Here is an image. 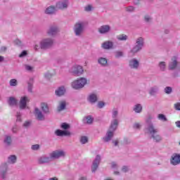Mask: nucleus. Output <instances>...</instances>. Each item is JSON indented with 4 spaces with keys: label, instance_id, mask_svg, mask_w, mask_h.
Returning a JSON list of instances; mask_svg holds the SVG:
<instances>
[{
    "label": "nucleus",
    "instance_id": "nucleus-1",
    "mask_svg": "<svg viewBox=\"0 0 180 180\" xmlns=\"http://www.w3.org/2000/svg\"><path fill=\"white\" fill-rule=\"evenodd\" d=\"M65 153L63 150H55L50 153V158L46 156H41L38 159V164H46L51 161V158H60V157H64Z\"/></svg>",
    "mask_w": 180,
    "mask_h": 180
},
{
    "label": "nucleus",
    "instance_id": "nucleus-2",
    "mask_svg": "<svg viewBox=\"0 0 180 180\" xmlns=\"http://www.w3.org/2000/svg\"><path fill=\"white\" fill-rule=\"evenodd\" d=\"M117 124L119 122L117 120H114L110 127V130L107 132V136L103 138L104 141L108 142L112 140V137H113V131L117 129Z\"/></svg>",
    "mask_w": 180,
    "mask_h": 180
},
{
    "label": "nucleus",
    "instance_id": "nucleus-3",
    "mask_svg": "<svg viewBox=\"0 0 180 180\" xmlns=\"http://www.w3.org/2000/svg\"><path fill=\"white\" fill-rule=\"evenodd\" d=\"M85 85H86V79L84 77H82L72 83V87L74 89H81V88H84Z\"/></svg>",
    "mask_w": 180,
    "mask_h": 180
},
{
    "label": "nucleus",
    "instance_id": "nucleus-4",
    "mask_svg": "<svg viewBox=\"0 0 180 180\" xmlns=\"http://www.w3.org/2000/svg\"><path fill=\"white\" fill-rule=\"evenodd\" d=\"M143 41V39L142 37H139L136 39V45L134 46L133 49L131 50V54H133V56H134L136 53H139V51H140V50L142 49Z\"/></svg>",
    "mask_w": 180,
    "mask_h": 180
},
{
    "label": "nucleus",
    "instance_id": "nucleus-5",
    "mask_svg": "<svg viewBox=\"0 0 180 180\" xmlns=\"http://www.w3.org/2000/svg\"><path fill=\"white\" fill-rule=\"evenodd\" d=\"M172 165H178L180 164V155L178 153H174L170 159Z\"/></svg>",
    "mask_w": 180,
    "mask_h": 180
},
{
    "label": "nucleus",
    "instance_id": "nucleus-6",
    "mask_svg": "<svg viewBox=\"0 0 180 180\" xmlns=\"http://www.w3.org/2000/svg\"><path fill=\"white\" fill-rule=\"evenodd\" d=\"M53 46V40L47 39H44L41 42V49H49Z\"/></svg>",
    "mask_w": 180,
    "mask_h": 180
},
{
    "label": "nucleus",
    "instance_id": "nucleus-7",
    "mask_svg": "<svg viewBox=\"0 0 180 180\" xmlns=\"http://www.w3.org/2000/svg\"><path fill=\"white\" fill-rule=\"evenodd\" d=\"M84 29V24L81 22H77L75 25V33L76 36H79L82 33Z\"/></svg>",
    "mask_w": 180,
    "mask_h": 180
},
{
    "label": "nucleus",
    "instance_id": "nucleus-8",
    "mask_svg": "<svg viewBox=\"0 0 180 180\" xmlns=\"http://www.w3.org/2000/svg\"><path fill=\"white\" fill-rule=\"evenodd\" d=\"M178 65V60H176V56L172 58V61L169 63V70L170 71H174Z\"/></svg>",
    "mask_w": 180,
    "mask_h": 180
},
{
    "label": "nucleus",
    "instance_id": "nucleus-9",
    "mask_svg": "<svg viewBox=\"0 0 180 180\" xmlns=\"http://www.w3.org/2000/svg\"><path fill=\"white\" fill-rule=\"evenodd\" d=\"M99 162H101V156L97 155L93 162V166L91 167L92 172H95V171L98 169V167H99Z\"/></svg>",
    "mask_w": 180,
    "mask_h": 180
},
{
    "label": "nucleus",
    "instance_id": "nucleus-10",
    "mask_svg": "<svg viewBox=\"0 0 180 180\" xmlns=\"http://www.w3.org/2000/svg\"><path fill=\"white\" fill-rule=\"evenodd\" d=\"M72 72L74 75H78V74H82L84 72V69L82 66H74L72 68Z\"/></svg>",
    "mask_w": 180,
    "mask_h": 180
},
{
    "label": "nucleus",
    "instance_id": "nucleus-11",
    "mask_svg": "<svg viewBox=\"0 0 180 180\" xmlns=\"http://www.w3.org/2000/svg\"><path fill=\"white\" fill-rule=\"evenodd\" d=\"M29 102V99L26 97H22L20 101V109H25L26 108V103Z\"/></svg>",
    "mask_w": 180,
    "mask_h": 180
},
{
    "label": "nucleus",
    "instance_id": "nucleus-12",
    "mask_svg": "<svg viewBox=\"0 0 180 180\" xmlns=\"http://www.w3.org/2000/svg\"><path fill=\"white\" fill-rule=\"evenodd\" d=\"M148 131L150 134H152V137L154 139V141L156 142L158 141V140L155 139V137H157V131H155V129H154V127H153V125L149 127Z\"/></svg>",
    "mask_w": 180,
    "mask_h": 180
},
{
    "label": "nucleus",
    "instance_id": "nucleus-13",
    "mask_svg": "<svg viewBox=\"0 0 180 180\" xmlns=\"http://www.w3.org/2000/svg\"><path fill=\"white\" fill-rule=\"evenodd\" d=\"M109 30H110V27L109 25H103L98 28V32L101 34L108 33Z\"/></svg>",
    "mask_w": 180,
    "mask_h": 180
},
{
    "label": "nucleus",
    "instance_id": "nucleus-14",
    "mask_svg": "<svg viewBox=\"0 0 180 180\" xmlns=\"http://www.w3.org/2000/svg\"><path fill=\"white\" fill-rule=\"evenodd\" d=\"M35 116L38 120H44V115H43V113L41 112L39 108H35Z\"/></svg>",
    "mask_w": 180,
    "mask_h": 180
},
{
    "label": "nucleus",
    "instance_id": "nucleus-15",
    "mask_svg": "<svg viewBox=\"0 0 180 180\" xmlns=\"http://www.w3.org/2000/svg\"><path fill=\"white\" fill-rule=\"evenodd\" d=\"M55 94L57 95V96H63V95L65 94V89L64 86L59 87L57 90H56Z\"/></svg>",
    "mask_w": 180,
    "mask_h": 180
},
{
    "label": "nucleus",
    "instance_id": "nucleus-16",
    "mask_svg": "<svg viewBox=\"0 0 180 180\" xmlns=\"http://www.w3.org/2000/svg\"><path fill=\"white\" fill-rule=\"evenodd\" d=\"M102 47L105 50H109L113 47V43L112 41H107L102 44Z\"/></svg>",
    "mask_w": 180,
    "mask_h": 180
},
{
    "label": "nucleus",
    "instance_id": "nucleus-17",
    "mask_svg": "<svg viewBox=\"0 0 180 180\" xmlns=\"http://www.w3.org/2000/svg\"><path fill=\"white\" fill-rule=\"evenodd\" d=\"M7 171H8V165L6 164H4V167H2L0 170V175L3 178V179H5V176L6 175Z\"/></svg>",
    "mask_w": 180,
    "mask_h": 180
},
{
    "label": "nucleus",
    "instance_id": "nucleus-18",
    "mask_svg": "<svg viewBox=\"0 0 180 180\" xmlns=\"http://www.w3.org/2000/svg\"><path fill=\"white\" fill-rule=\"evenodd\" d=\"M139 60L136 59H132L129 61V67L131 68H139Z\"/></svg>",
    "mask_w": 180,
    "mask_h": 180
},
{
    "label": "nucleus",
    "instance_id": "nucleus-19",
    "mask_svg": "<svg viewBox=\"0 0 180 180\" xmlns=\"http://www.w3.org/2000/svg\"><path fill=\"white\" fill-rule=\"evenodd\" d=\"M68 6V3H67V1L59 2L56 4V8H58V9H65Z\"/></svg>",
    "mask_w": 180,
    "mask_h": 180
},
{
    "label": "nucleus",
    "instance_id": "nucleus-20",
    "mask_svg": "<svg viewBox=\"0 0 180 180\" xmlns=\"http://www.w3.org/2000/svg\"><path fill=\"white\" fill-rule=\"evenodd\" d=\"M65 106H67V103L65 101H62L59 102V105L58 106V112H61L65 109Z\"/></svg>",
    "mask_w": 180,
    "mask_h": 180
},
{
    "label": "nucleus",
    "instance_id": "nucleus-21",
    "mask_svg": "<svg viewBox=\"0 0 180 180\" xmlns=\"http://www.w3.org/2000/svg\"><path fill=\"white\" fill-rule=\"evenodd\" d=\"M58 32V29L56 27H51L49 30V32H48L49 36H54Z\"/></svg>",
    "mask_w": 180,
    "mask_h": 180
},
{
    "label": "nucleus",
    "instance_id": "nucleus-22",
    "mask_svg": "<svg viewBox=\"0 0 180 180\" xmlns=\"http://www.w3.org/2000/svg\"><path fill=\"white\" fill-rule=\"evenodd\" d=\"M56 9L54 6H49L46 8V10L45 11V13L47 15H51L53 13H54V12H56Z\"/></svg>",
    "mask_w": 180,
    "mask_h": 180
},
{
    "label": "nucleus",
    "instance_id": "nucleus-23",
    "mask_svg": "<svg viewBox=\"0 0 180 180\" xmlns=\"http://www.w3.org/2000/svg\"><path fill=\"white\" fill-rule=\"evenodd\" d=\"M18 103V101H16L15 98L10 97L8 99V104L10 106H15Z\"/></svg>",
    "mask_w": 180,
    "mask_h": 180
},
{
    "label": "nucleus",
    "instance_id": "nucleus-24",
    "mask_svg": "<svg viewBox=\"0 0 180 180\" xmlns=\"http://www.w3.org/2000/svg\"><path fill=\"white\" fill-rule=\"evenodd\" d=\"M41 108L43 112H44V113H49V105H47V103H42L41 104Z\"/></svg>",
    "mask_w": 180,
    "mask_h": 180
},
{
    "label": "nucleus",
    "instance_id": "nucleus-25",
    "mask_svg": "<svg viewBox=\"0 0 180 180\" xmlns=\"http://www.w3.org/2000/svg\"><path fill=\"white\" fill-rule=\"evenodd\" d=\"M89 101L91 103H95V102H96V101H98V98L96 97V96L95 94H91L89 97Z\"/></svg>",
    "mask_w": 180,
    "mask_h": 180
},
{
    "label": "nucleus",
    "instance_id": "nucleus-26",
    "mask_svg": "<svg viewBox=\"0 0 180 180\" xmlns=\"http://www.w3.org/2000/svg\"><path fill=\"white\" fill-rule=\"evenodd\" d=\"M134 110V112H136V113H140L141 110H143V107L141 106V105L137 104L135 105Z\"/></svg>",
    "mask_w": 180,
    "mask_h": 180
},
{
    "label": "nucleus",
    "instance_id": "nucleus-27",
    "mask_svg": "<svg viewBox=\"0 0 180 180\" xmlns=\"http://www.w3.org/2000/svg\"><path fill=\"white\" fill-rule=\"evenodd\" d=\"M158 119L159 120H161V122H168V119L164 114H159Z\"/></svg>",
    "mask_w": 180,
    "mask_h": 180
},
{
    "label": "nucleus",
    "instance_id": "nucleus-28",
    "mask_svg": "<svg viewBox=\"0 0 180 180\" xmlns=\"http://www.w3.org/2000/svg\"><path fill=\"white\" fill-rule=\"evenodd\" d=\"M8 162L11 164H15L16 162V155H12L8 158Z\"/></svg>",
    "mask_w": 180,
    "mask_h": 180
},
{
    "label": "nucleus",
    "instance_id": "nucleus-29",
    "mask_svg": "<svg viewBox=\"0 0 180 180\" xmlns=\"http://www.w3.org/2000/svg\"><path fill=\"white\" fill-rule=\"evenodd\" d=\"M98 63L101 65H106L108 64V60L105 58H101L98 59Z\"/></svg>",
    "mask_w": 180,
    "mask_h": 180
},
{
    "label": "nucleus",
    "instance_id": "nucleus-30",
    "mask_svg": "<svg viewBox=\"0 0 180 180\" xmlns=\"http://www.w3.org/2000/svg\"><path fill=\"white\" fill-rule=\"evenodd\" d=\"M117 39H118L120 41L127 40V35L121 34L117 37Z\"/></svg>",
    "mask_w": 180,
    "mask_h": 180
},
{
    "label": "nucleus",
    "instance_id": "nucleus-31",
    "mask_svg": "<svg viewBox=\"0 0 180 180\" xmlns=\"http://www.w3.org/2000/svg\"><path fill=\"white\" fill-rule=\"evenodd\" d=\"M159 67H160V71H165V67H166L165 62H160L159 63Z\"/></svg>",
    "mask_w": 180,
    "mask_h": 180
},
{
    "label": "nucleus",
    "instance_id": "nucleus-32",
    "mask_svg": "<svg viewBox=\"0 0 180 180\" xmlns=\"http://www.w3.org/2000/svg\"><path fill=\"white\" fill-rule=\"evenodd\" d=\"M165 92L167 95H169V94H171L172 92V87H171V86H166L165 88Z\"/></svg>",
    "mask_w": 180,
    "mask_h": 180
},
{
    "label": "nucleus",
    "instance_id": "nucleus-33",
    "mask_svg": "<svg viewBox=\"0 0 180 180\" xmlns=\"http://www.w3.org/2000/svg\"><path fill=\"white\" fill-rule=\"evenodd\" d=\"M61 129H63V130H67L68 129H70V124L63 122L62 123L61 126H60Z\"/></svg>",
    "mask_w": 180,
    "mask_h": 180
},
{
    "label": "nucleus",
    "instance_id": "nucleus-34",
    "mask_svg": "<svg viewBox=\"0 0 180 180\" xmlns=\"http://www.w3.org/2000/svg\"><path fill=\"white\" fill-rule=\"evenodd\" d=\"M10 85L11 86H16V85H18V81L15 79H12L10 80Z\"/></svg>",
    "mask_w": 180,
    "mask_h": 180
},
{
    "label": "nucleus",
    "instance_id": "nucleus-35",
    "mask_svg": "<svg viewBox=\"0 0 180 180\" xmlns=\"http://www.w3.org/2000/svg\"><path fill=\"white\" fill-rule=\"evenodd\" d=\"M4 142L7 146H11V143H12V139H11V136H7L6 139L4 140Z\"/></svg>",
    "mask_w": 180,
    "mask_h": 180
},
{
    "label": "nucleus",
    "instance_id": "nucleus-36",
    "mask_svg": "<svg viewBox=\"0 0 180 180\" xmlns=\"http://www.w3.org/2000/svg\"><path fill=\"white\" fill-rule=\"evenodd\" d=\"M80 142L82 143V144H85L86 143H88V137L82 136L80 139Z\"/></svg>",
    "mask_w": 180,
    "mask_h": 180
},
{
    "label": "nucleus",
    "instance_id": "nucleus-37",
    "mask_svg": "<svg viewBox=\"0 0 180 180\" xmlns=\"http://www.w3.org/2000/svg\"><path fill=\"white\" fill-rule=\"evenodd\" d=\"M86 120H87L86 122L88 123V124H91L92 122H94V119L91 116L86 117Z\"/></svg>",
    "mask_w": 180,
    "mask_h": 180
},
{
    "label": "nucleus",
    "instance_id": "nucleus-38",
    "mask_svg": "<svg viewBox=\"0 0 180 180\" xmlns=\"http://www.w3.org/2000/svg\"><path fill=\"white\" fill-rule=\"evenodd\" d=\"M122 56H123V52H122V51H117L115 53L116 58H119V57H122Z\"/></svg>",
    "mask_w": 180,
    "mask_h": 180
},
{
    "label": "nucleus",
    "instance_id": "nucleus-39",
    "mask_svg": "<svg viewBox=\"0 0 180 180\" xmlns=\"http://www.w3.org/2000/svg\"><path fill=\"white\" fill-rule=\"evenodd\" d=\"M56 136H63V130L57 129L56 131Z\"/></svg>",
    "mask_w": 180,
    "mask_h": 180
},
{
    "label": "nucleus",
    "instance_id": "nucleus-40",
    "mask_svg": "<svg viewBox=\"0 0 180 180\" xmlns=\"http://www.w3.org/2000/svg\"><path fill=\"white\" fill-rule=\"evenodd\" d=\"M84 11H86V12H89V11H92V6L89 5L87 6H86L84 8Z\"/></svg>",
    "mask_w": 180,
    "mask_h": 180
},
{
    "label": "nucleus",
    "instance_id": "nucleus-41",
    "mask_svg": "<svg viewBox=\"0 0 180 180\" xmlns=\"http://www.w3.org/2000/svg\"><path fill=\"white\" fill-rule=\"evenodd\" d=\"M39 148H40V146H39V144L33 145L32 146V150H39Z\"/></svg>",
    "mask_w": 180,
    "mask_h": 180
},
{
    "label": "nucleus",
    "instance_id": "nucleus-42",
    "mask_svg": "<svg viewBox=\"0 0 180 180\" xmlns=\"http://www.w3.org/2000/svg\"><path fill=\"white\" fill-rule=\"evenodd\" d=\"M105 106V103L102 102V101H100L98 102V107L100 108V109H102V108H103Z\"/></svg>",
    "mask_w": 180,
    "mask_h": 180
},
{
    "label": "nucleus",
    "instance_id": "nucleus-43",
    "mask_svg": "<svg viewBox=\"0 0 180 180\" xmlns=\"http://www.w3.org/2000/svg\"><path fill=\"white\" fill-rule=\"evenodd\" d=\"M126 11H127V12H133V11H134V7H133V6H129V7H127V8H126Z\"/></svg>",
    "mask_w": 180,
    "mask_h": 180
},
{
    "label": "nucleus",
    "instance_id": "nucleus-44",
    "mask_svg": "<svg viewBox=\"0 0 180 180\" xmlns=\"http://www.w3.org/2000/svg\"><path fill=\"white\" fill-rule=\"evenodd\" d=\"M63 136H71V133L69 131H63Z\"/></svg>",
    "mask_w": 180,
    "mask_h": 180
},
{
    "label": "nucleus",
    "instance_id": "nucleus-45",
    "mask_svg": "<svg viewBox=\"0 0 180 180\" xmlns=\"http://www.w3.org/2000/svg\"><path fill=\"white\" fill-rule=\"evenodd\" d=\"M27 55V52L26 51H23L20 55L19 57L22 58V57H25V56Z\"/></svg>",
    "mask_w": 180,
    "mask_h": 180
},
{
    "label": "nucleus",
    "instance_id": "nucleus-46",
    "mask_svg": "<svg viewBox=\"0 0 180 180\" xmlns=\"http://www.w3.org/2000/svg\"><path fill=\"white\" fill-rule=\"evenodd\" d=\"M176 110H180V103H177L174 105Z\"/></svg>",
    "mask_w": 180,
    "mask_h": 180
},
{
    "label": "nucleus",
    "instance_id": "nucleus-47",
    "mask_svg": "<svg viewBox=\"0 0 180 180\" xmlns=\"http://www.w3.org/2000/svg\"><path fill=\"white\" fill-rule=\"evenodd\" d=\"M141 127V125L139 123H135L134 124V129H140Z\"/></svg>",
    "mask_w": 180,
    "mask_h": 180
},
{
    "label": "nucleus",
    "instance_id": "nucleus-48",
    "mask_svg": "<svg viewBox=\"0 0 180 180\" xmlns=\"http://www.w3.org/2000/svg\"><path fill=\"white\" fill-rule=\"evenodd\" d=\"M25 70H27V71H32V70H33V68L30 65H25Z\"/></svg>",
    "mask_w": 180,
    "mask_h": 180
},
{
    "label": "nucleus",
    "instance_id": "nucleus-49",
    "mask_svg": "<svg viewBox=\"0 0 180 180\" xmlns=\"http://www.w3.org/2000/svg\"><path fill=\"white\" fill-rule=\"evenodd\" d=\"M144 20L146 21V22H150L151 20V18H150V16L148 15H146L144 17Z\"/></svg>",
    "mask_w": 180,
    "mask_h": 180
},
{
    "label": "nucleus",
    "instance_id": "nucleus-50",
    "mask_svg": "<svg viewBox=\"0 0 180 180\" xmlns=\"http://www.w3.org/2000/svg\"><path fill=\"white\" fill-rule=\"evenodd\" d=\"M24 127H29V126H30V122L27 121L24 123L23 124Z\"/></svg>",
    "mask_w": 180,
    "mask_h": 180
},
{
    "label": "nucleus",
    "instance_id": "nucleus-51",
    "mask_svg": "<svg viewBox=\"0 0 180 180\" xmlns=\"http://www.w3.org/2000/svg\"><path fill=\"white\" fill-rule=\"evenodd\" d=\"M122 172H127V171H129V168H127V167L124 166L122 169Z\"/></svg>",
    "mask_w": 180,
    "mask_h": 180
},
{
    "label": "nucleus",
    "instance_id": "nucleus-52",
    "mask_svg": "<svg viewBox=\"0 0 180 180\" xmlns=\"http://www.w3.org/2000/svg\"><path fill=\"white\" fill-rule=\"evenodd\" d=\"M117 116V110H114L112 112V117H116Z\"/></svg>",
    "mask_w": 180,
    "mask_h": 180
},
{
    "label": "nucleus",
    "instance_id": "nucleus-53",
    "mask_svg": "<svg viewBox=\"0 0 180 180\" xmlns=\"http://www.w3.org/2000/svg\"><path fill=\"white\" fill-rule=\"evenodd\" d=\"M114 146H117L119 144V141L117 139L112 141Z\"/></svg>",
    "mask_w": 180,
    "mask_h": 180
},
{
    "label": "nucleus",
    "instance_id": "nucleus-54",
    "mask_svg": "<svg viewBox=\"0 0 180 180\" xmlns=\"http://www.w3.org/2000/svg\"><path fill=\"white\" fill-rule=\"evenodd\" d=\"M45 77H46L47 79H49V78H51V75H50L49 73H46L45 75Z\"/></svg>",
    "mask_w": 180,
    "mask_h": 180
},
{
    "label": "nucleus",
    "instance_id": "nucleus-55",
    "mask_svg": "<svg viewBox=\"0 0 180 180\" xmlns=\"http://www.w3.org/2000/svg\"><path fill=\"white\" fill-rule=\"evenodd\" d=\"M172 77H174V78H176V77H178V72H175L172 73Z\"/></svg>",
    "mask_w": 180,
    "mask_h": 180
},
{
    "label": "nucleus",
    "instance_id": "nucleus-56",
    "mask_svg": "<svg viewBox=\"0 0 180 180\" xmlns=\"http://www.w3.org/2000/svg\"><path fill=\"white\" fill-rule=\"evenodd\" d=\"M155 92V90L154 89H151L150 94V95H154Z\"/></svg>",
    "mask_w": 180,
    "mask_h": 180
},
{
    "label": "nucleus",
    "instance_id": "nucleus-57",
    "mask_svg": "<svg viewBox=\"0 0 180 180\" xmlns=\"http://www.w3.org/2000/svg\"><path fill=\"white\" fill-rule=\"evenodd\" d=\"M175 123H176V127L180 128V121H177V122H176Z\"/></svg>",
    "mask_w": 180,
    "mask_h": 180
},
{
    "label": "nucleus",
    "instance_id": "nucleus-58",
    "mask_svg": "<svg viewBox=\"0 0 180 180\" xmlns=\"http://www.w3.org/2000/svg\"><path fill=\"white\" fill-rule=\"evenodd\" d=\"M13 133H16V131H18V128L16 127H13Z\"/></svg>",
    "mask_w": 180,
    "mask_h": 180
},
{
    "label": "nucleus",
    "instance_id": "nucleus-59",
    "mask_svg": "<svg viewBox=\"0 0 180 180\" xmlns=\"http://www.w3.org/2000/svg\"><path fill=\"white\" fill-rule=\"evenodd\" d=\"M165 34H169V30L168 29L165 30Z\"/></svg>",
    "mask_w": 180,
    "mask_h": 180
},
{
    "label": "nucleus",
    "instance_id": "nucleus-60",
    "mask_svg": "<svg viewBox=\"0 0 180 180\" xmlns=\"http://www.w3.org/2000/svg\"><path fill=\"white\" fill-rule=\"evenodd\" d=\"M4 60H5V58H4V56H0V63H2V61H4Z\"/></svg>",
    "mask_w": 180,
    "mask_h": 180
},
{
    "label": "nucleus",
    "instance_id": "nucleus-61",
    "mask_svg": "<svg viewBox=\"0 0 180 180\" xmlns=\"http://www.w3.org/2000/svg\"><path fill=\"white\" fill-rule=\"evenodd\" d=\"M17 120L20 122V115H19V114L17 115Z\"/></svg>",
    "mask_w": 180,
    "mask_h": 180
},
{
    "label": "nucleus",
    "instance_id": "nucleus-62",
    "mask_svg": "<svg viewBox=\"0 0 180 180\" xmlns=\"http://www.w3.org/2000/svg\"><path fill=\"white\" fill-rule=\"evenodd\" d=\"M49 180H58V179L57 177H52V178H49Z\"/></svg>",
    "mask_w": 180,
    "mask_h": 180
},
{
    "label": "nucleus",
    "instance_id": "nucleus-63",
    "mask_svg": "<svg viewBox=\"0 0 180 180\" xmlns=\"http://www.w3.org/2000/svg\"><path fill=\"white\" fill-rule=\"evenodd\" d=\"M15 43L17 44H20L22 42H20V41H19V39H17V40H15Z\"/></svg>",
    "mask_w": 180,
    "mask_h": 180
},
{
    "label": "nucleus",
    "instance_id": "nucleus-64",
    "mask_svg": "<svg viewBox=\"0 0 180 180\" xmlns=\"http://www.w3.org/2000/svg\"><path fill=\"white\" fill-rule=\"evenodd\" d=\"M115 167H116V163L112 162V168H115Z\"/></svg>",
    "mask_w": 180,
    "mask_h": 180
}]
</instances>
